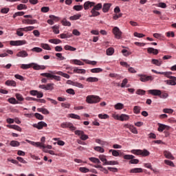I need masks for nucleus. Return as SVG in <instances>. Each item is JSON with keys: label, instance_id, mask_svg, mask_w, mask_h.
Returning a JSON list of instances; mask_svg holds the SVG:
<instances>
[{"label": "nucleus", "instance_id": "nucleus-44", "mask_svg": "<svg viewBox=\"0 0 176 176\" xmlns=\"http://www.w3.org/2000/svg\"><path fill=\"white\" fill-rule=\"evenodd\" d=\"M92 9L95 10H101V9H102V4L101 3H99L96 5H94Z\"/></svg>", "mask_w": 176, "mask_h": 176}, {"label": "nucleus", "instance_id": "nucleus-63", "mask_svg": "<svg viewBox=\"0 0 176 176\" xmlns=\"http://www.w3.org/2000/svg\"><path fill=\"white\" fill-rule=\"evenodd\" d=\"M42 50V48L38 47H35L31 50L32 52H35L36 53H41Z\"/></svg>", "mask_w": 176, "mask_h": 176}, {"label": "nucleus", "instance_id": "nucleus-45", "mask_svg": "<svg viewBox=\"0 0 176 176\" xmlns=\"http://www.w3.org/2000/svg\"><path fill=\"white\" fill-rule=\"evenodd\" d=\"M98 80V78L96 77H89L86 79V82H89L90 83L93 82H97Z\"/></svg>", "mask_w": 176, "mask_h": 176}, {"label": "nucleus", "instance_id": "nucleus-4", "mask_svg": "<svg viewBox=\"0 0 176 176\" xmlns=\"http://www.w3.org/2000/svg\"><path fill=\"white\" fill-rule=\"evenodd\" d=\"M10 45L11 46H23V45H27V41L25 40L10 41Z\"/></svg>", "mask_w": 176, "mask_h": 176}, {"label": "nucleus", "instance_id": "nucleus-29", "mask_svg": "<svg viewBox=\"0 0 176 176\" xmlns=\"http://www.w3.org/2000/svg\"><path fill=\"white\" fill-rule=\"evenodd\" d=\"M80 17H82L81 14H75V15L70 16L69 20H71L72 21H74L75 20H79V19H80Z\"/></svg>", "mask_w": 176, "mask_h": 176}, {"label": "nucleus", "instance_id": "nucleus-16", "mask_svg": "<svg viewBox=\"0 0 176 176\" xmlns=\"http://www.w3.org/2000/svg\"><path fill=\"white\" fill-rule=\"evenodd\" d=\"M148 91L149 94H151L152 96H158V97H160L162 91L159 89H150Z\"/></svg>", "mask_w": 176, "mask_h": 176}, {"label": "nucleus", "instance_id": "nucleus-10", "mask_svg": "<svg viewBox=\"0 0 176 176\" xmlns=\"http://www.w3.org/2000/svg\"><path fill=\"white\" fill-rule=\"evenodd\" d=\"M139 76L140 80L141 82H148L149 80H153V78L152 77V76L139 74Z\"/></svg>", "mask_w": 176, "mask_h": 176}, {"label": "nucleus", "instance_id": "nucleus-48", "mask_svg": "<svg viewBox=\"0 0 176 176\" xmlns=\"http://www.w3.org/2000/svg\"><path fill=\"white\" fill-rule=\"evenodd\" d=\"M25 14V12L21 11V12H16L13 14V19H16L18 16H24Z\"/></svg>", "mask_w": 176, "mask_h": 176}, {"label": "nucleus", "instance_id": "nucleus-47", "mask_svg": "<svg viewBox=\"0 0 176 176\" xmlns=\"http://www.w3.org/2000/svg\"><path fill=\"white\" fill-rule=\"evenodd\" d=\"M92 74H99V72H102V69L101 68H94L91 69Z\"/></svg>", "mask_w": 176, "mask_h": 176}, {"label": "nucleus", "instance_id": "nucleus-60", "mask_svg": "<svg viewBox=\"0 0 176 176\" xmlns=\"http://www.w3.org/2000/svg\"><path fill=\"white\" fill-rule=\"evenodd\" d=\"M164 163H165V164H167L168 166H170V167H175V166L174 164V162H173L168 160H165Z\"/></svg>", "mask_w": 176, "mask_h": 176}, {"label": "nucleus", "instance_id": "nucleus-30", "mask_svg": "<svg viewBox=\"0 0 176 176\" xmlns=\"http://www.w3.org/2000/svg\"><path fill=\"white\" fill-rule=\"evenodd\" d=\"M60 36V38L61 39H67L68 38H71V36H72V34H60L59 36Z\"/></svg>", "mask_w": 176, "mask_h": 176}, {"label": "nucleus", "instance_id": "nucleus-43", "mask_svg": "<svg viewBox=\"0 0 176 176\" xmlns=\"http://www.w3.org/2000/svg\"><path fill=\"white\" fill-rule=\"evenodd\" d=\"M94 151H96V152H100V153H104V152H105V150L101 146H95L94 147Z\"/></svg>", "mask_w": 176, "mask_h": 176}, {"label": "nucleus", "instance_id": "nucleus-41", "mask_svg": "<svg viewBox=\"0 0 176 176\" xmlns=\"http://www.w3.org/2000/svg\"><path fill=\"white\" fill-rule=\"evenodd\" d=\"M159 97H160V98L166 99L168 97V94H167V92H166L165 91H164L162 92L161 91Z\"/></svg>", "mask_w": 176, "mask_h": 176}, {"label": "nucleus", "instance_id": "nucleus-8", "mask_svg": "<svg viewBox=\"0 0 176 176\" xmlns=\"http://www.w3.org/2000/svg\"><path fill=\"white\" fill-rule=\"evenodd\" d=\"M113 34L116 39H120V38H122V31H120V29L118 27L113 28Z\"/></svg>", "mask_w": 176, "mask_h": 176}, {"label": "nucleus", "instance_id": "nucleus-38", "mask_svg": "<svg viewBox=\"0 0 176 176\" xmlns=\"http://www.w3.org/2000/svg\"><path fill=\"white\" fill-rule=\"evenodd\" d=\"M114 108L117 110L123 109V108H124V104L122 103H117L116 105H114Z\"/></svg>", "mask_w": 176, "mask_h": 176}, {"label": "nucleus", "instance_id": "nucleus-51", "mask_svg": "<svg viewBox=\"0 0 176 176\" xmlns=\"http://www.w3.org/2000/svg\"><path fill=\"white\" fill-rule=\"evenodd\" d=\"M56 74L57 75H60V76H63V78H66V79H69L70 78L68 74L63 73V72H58Z\"/></svg>", "mask_w": 176, "mask_h": 176}, {"label": "nucleus", "instance_id": "nucleus-20", "mask_svg": "<svg viewBox=\"0 0 176 176\" xmlns=\"http://www.w3.org/2000/svg\"><path fill=\"white\" fill-rule=\"evenodd\" d=\"M5 85L6 86H12V87H16V81L13 80H8L7 81H6Z\"/></svg>", "mask_w": 176, "mask_h": 176}, {"label": "nucleus", "instance_id": "nucleus-64", "mask_svg": "<svg viewBox=\"0 0 176 176\" xmlns=\"http://www.w3.org/2000/svg\"><path fill=\"white\" fill-rule=\"evenodd\" d=\"M109 118V116L107 114H99L98 118L99 119H108Z\"/></svg>", "mask_w": 176, "mask_h": 176}, {"label": "nucleus", "instance_id": "nucleus-24", "mask_svg": "<svg viewBox=\"0 0 176 176\" xmlns=\"http://www.w3.org/2000/svg\"><path fill=\"white\" fill-rule=\"evenodd\" d=\"M164 155L165 157H166V159H170L171 160H174V157L173 155H171V153H170L169 151H164Z\"/></svg>", "mask_w": 176, "mask_h": 176}, {"label": "nucleus", "instance_id": "nucleus-49", "mask_svg": "<svg viewBox=\"0 0 176 176\" xmlns=\"http://www.w3.org/2000/svg\"><path fill=\"white\" fill-rule=\"evenodd\" d=\"M10 146H20V142L16 140H12L10 143Z\"/></svg>", "mask_w": 176, "mask_h": 176}, {"label": "nucleus", "instance_id": "nucleus-2", "mask_svg": "<svg viewBox=\"0 0 176 176\" xmlns=\"http://www.w3.org/2000/svg\"><path fill=\"white\" fill-rule=\"evenodd\" d=\"M131 153H133V155H136L137 156H143V157H146V156H149V155H151V153L146 150V149H144V150H140V149H133L131 151Z\"/></svg>", "mask_w": 176, "mask_h": 176}, {"label": "nucleus", "instance_id": "nucleus-36", "mask_svg": "<svg viewBox=\"0 0 176 176\" xmlns=\"http://www.w3.org/2000/svg\"><path fill=\"white\" fill-rule=\"evenodd\" d=\"M49 42H50V43H54V45H58V43H61V40L58 38L50 39Z\"/></svg>", "mask_w": 176, "mask_h": 176}, {"label": "nucleus", "instance_id": "nucleus-61", "mask_svg": "<svg viewBox=\"0 0 176 176\" xmlns=\"http://www.w3.org/2000/svg\"><path fill=\"white\" fill-rule=\"evenodd\" d=\"M15 96L18 101H24V98H23V95L20 94H16Z\"/></svg>", "mask_w": 176, "mask_h": 176}, {"label": "nucleus", "instance_id": "nucleus-56", "mask_svg": "<svg viewBox=\"0 0 176 176\" xmlns=\"http://www.w3.org/2000/svg\"><path fill=\"white\" fill-rule=\"evenodd\" d=\"M109 153H112L113 156H116V157L119 156V151L117 150L110 149Z\"/></svg>", "mask_w": 176, "mask_h": 176}, {"label": "nucleus", "instance_id": "nucleus-23", "mask_svg": "<svg viewBox=\"0 0 176 176\" xmlns=\"http://www.w3.org/2000/svg\"><path fill=\"white\" fill-rule=\"evenodd\" d=\"M99 159L102 162L103 166H107V164L108 163V160H107V157L104 155H99Z\"/></svg>", "mask_w": 176, "mask_h": 176}, {"label": "nucleus", "instance_id": "nucleus-37", "mask_svg": "<svg viewBox=\"0 0 176 176\" xmlns=\"http://www.w3.org/2000/svg\"><path fill=\"white\" fill-rule=\"evenodd\" d=\"M17 10H25L27 9V6L25 4H19L16 6Z\"/></svg>", "mask_w": 176, "mask_h": 176}, {"label": "nucleus", "instance_id": "nucleus-12", "mask_svg": "<svg viewBox=\"0 0 176 176\" xmlns=\"http://www.w3.org/2000/svg\"><path fill=\"white\" fill-rule=\"evenodd\" d=\"M94 5H96L95 2H91L90 1H86L84 3V9H85V10H88V9L89 8H93V6H94Z\"/></svg>", "mask_w": 176, "mask_h": 176}, {"label": "nucleus", "instance_id": "nucleus-26", "mask_svg": "<svg viewBox=\"0 0 176 176\" xmlns=\"http://www.w3.org/2000/svg\"><path fill=\"white\" fill-rule=\"evenodd\" d=\"M33 68L36 71H39V69H46V67L45 65H39L37 64H34Z\"/></svg>", "mask_w": 176, "mask_h": 176}, {"label": "nucleus", "instance_id": "nucleus-14", "mask_svg": "<svg viewBox=\"0 0 176 176\" xmlns=\"http://www.w3.org/2000/svg\"><path fill=\"white\" fill-rule=\"evenodd\" d=\"M23 24H36L38 23V21L36 19H23L22 20Z\"/></svg>", "mask_w": 176, "mask_h": 176}, {"label": "nucleus", "instance_id": "nucleus-21", "mask_svg": "<svg viewBox=\"0 0 176 176\" xmlns=\"http://www.w3.org/2000/svg\"><path fill=\"white\" fill-rule=\"evenodd\" d=\"M16 57H28V53L25 50H22L16 54Z\"/></svg>", "mask_w": 176, "mask_h": 176}, {"label": "nucleus", "instance_id": "nucleus-5", "mask_svg": "<svg viewBox=\"0 0 176 176\" xmlns=\"http://www.w3.org/2000/svg\"><path fill=\"white\" fill-rule=\"evenodd\" d=\"M60 127H62V129H69L72 131H75L76 129L71 122H63L60 124Z\"/></svg>", "mask_w": 176, "mask_h": 176}, {"label": "nucleus", "instance_id": "nucleus-57", "mask_svg": "<svg viewBox=\"0 0 176 176\" xmlns=\"http://www.w3.org/2000/svg\"><path fill=\"white\" fill-rule=\"evenodd\" d=\"M116 164H119V162H118V161H107V164H106V166H116Z\"/></svg>", "mask_w": 176, "mask_h": 176}, {"label": "nucleus", "instance_id": "nucleus-53", "mask_svg": "<svg viewBox=\"0 0 176 176\" xmlns=\"http://www.w3.org/2000/svg\"><path fill=\"white\" fill-rule=\"evenodd\" d=\"M69 118H72V119H77L78 120H80V116L75 114V113H70L69 114Z\"/></svg>", "mask_w": 176, "mask_h": 176}, {"label": "nucleus", "instance_id": "nucleus-34", "mask_svg": "<svg viewBox=\"0 0 176 176\" xmlns=\"http://www.w3.org/2000/svg\"><path fill=\"white\" fill-rule=\"evenodd\" d=\"M130 119V117L126 114H122L120 116V120L123 122L124 120H129Z\"/></svg>", "mask_w": 176, "mask_h": 176}, {"label": "nucleus", "instance_id": "nucleus-31", "mask_svg": "<svg viewBox=\"0 0 176 176\" xmlns=\"http://www.w3.org/2000/svg\"><path fill=\"white\" fill-rule=\"evenodd\" d=\"M52 28L53 30L54 33L60 34V26L55 25L52 26Z\"/></svg>", "mask_w": 176, "mask_h": 176}, {"label": "nucleus", "instance_id": "nucleus-17", "mask_svg": "<svg viewBox=\"0 0 176 176\" xmlns=\"http://www.w3.org/2000/svg\"><path fill=\"white\" fill-rule=\"evenodd\" d=\"M144 170L142 168H134L130 170L131 174H138L139 173H143Z\"/></svg>", "mask_w": 176, "mask_h": 176}, {"label": "nucleus", "instance_id": "nucleus-33", "mask_svg": "<svg viewBox=\"0 0 176 176\" xmlns=\"http://www.w3.org/2000/svg\"><path fill=\"white\" fill-rule=\"evenodd\" d=\"M16 35L18 36H24V32L21 28L16 29Z\"/></svg>", "mask_w": 176, "mask_h": 176}, {"label": "nucleus", "instance_id": "nucleus-55", "mask_svg": "<svg viewBox=\"0 0 176 176\" xmlns=\"http://www.w3.org/2000/svg\"><path fill=\"white\" fill-rule=\"evenodd\" d=\"M31 67H32V65L31 64H28V65L22 64V65H21V68L22 69H28L31 68Z\"/></svg>", "mask_w": 176, "mask_h": 176}, {"label": "nucleus", "instance_id": "nucleus-19", "mask_svg": "<svg viewBox=\"0 0 176 176\" xmlns=\"http://www.w3.org/2000/svg\"><path fill=\"white\" fill-rule=\"evenodd\" d=\"M151 64H154V65H157V67H160V65L163 64V61L162 60V59H152Z\"/></svg>", "mask_w": 176, "mask_h": 176}, {"label": "nucleus", "instance_id": "nucleus-28", "mask_svg": "<svg viewBox=\"0 0 176 176\" xmlns=\"http://www.w3.org/2000/svg\"><path fill=\"white\" fill-rule=\"evenodd\" d=\"M162 75H164V76H166L168 78H175V76H171V75H173V72H163Z\"/></svg>", "mask_w": 176, "mask_h": 176}, {"label": "nucleus", "instance_id": "nucleus-22", "mask_svg": "<svg viewBox=\"0 0 176 176\" xmlns=\"http://www.w3.org/2000/svg\"><path fill=\"white\" fill-rule=\"evenodd\" d=\"M73 72L74 74H86V70L84 69H78L77 67H76V68L74 69Z\"/></svg>", "mask_w": 176, "mask_h": 176}, {"label": "nucleus", "instance_id": "nucleus-39", "mask_svg": "<svg viewBox=\"0 0 176 176\" xmlns=\"http://www.w3.org/2000/svg\"><path fill=\"white\" fill-rule=\"evenodd\" d=\"M140 112H141V107L135 106L133 107V113H135L136 115H138V113H140Z\"/></svg>", "mask_w": 176, "mask_h": 176}, {"label": "nucleus", "instance_id": "nucleus-11", "mask_svg": "<svg viewBox=\"0 0 176 176\" xmlns=\"http://www.w3.org/2000/svg\"><path fill=\"white\" fill-rule=\"evenodd\" d=\"M170 80H166L164 82L169 86H175L176 85V77H170Z\"/></svg>", "mask_w": 176, "mask_h": 176}, {"label": "nucleus", "instance_id": "nucleus-58", "mask_svg": "<svg viewBox=\"0 0 176 176\" xmlns=\"http://www.w3.org/2000/svg\"><path fill=\"white\" fill-rule=\"evenodd\" d=\"M73 9L76 10V12H80V10H83V6H74Z\"/></svg>", "mask_w": 176, "mask_h": 176}, {"label": "nucleus", "instance_id": "nucleus-27", "mask_svg": "<svg viewBox=\"0 0 176 176\" xmlns=\"http://www.w3.org/2000/svg\"><path fill=\"white\" fill-rule=\"evenodd\" d=\"M72 63L73 64H75V65H85V63L82 61H80V60H78V59H73L72 60Z\"/></svg>", "mask_w": 176, "mask_h": 176}, {"label": "nucleus", "instance_id": "nucleus-52", "mask_svg": "<svg viewBox=\"0 0 176 176\" xmlns=\"http://www.w3.org/2000/svg\"><path fill=\"white\" fill-rule=\"evenodd\" d=\"M41 46L45 50H52V48L49 45V44H45V43H41Z\"/></svg>", "mask_w": 176, "mask_h": 176}, {"label": "nucleus", "instance_id": "nucleus-42", "mask_svg": "<svg viewBox=\"0 0 176 176\" xmlns=\"http://www.w3.org/2000/svg\"><path fill=\"white\" fill-rule=\"evenodd\" d=\"M63 25H65V27H71V22L68 21L67 19H64L61 21Z\"/></svg>", "mask_w": 176, "mask_h": 176}, {"label": "nucleus", "instance_id": "nucleus-6", "mask_svg": "<svg viewBox=\"0 0 176 176\" xmlns=\"http://www.w3.org/2000/svg\"><path fill=\"white\" fill-rule=\"evenodd\" d=\"M39 89H43V90H52L54 89V83H48L47 85H41L38 86Z\"/></svg>", "mask_w": 176, "mask_h": 176}, {"label": "nucleus", "instance_id": "nucleus-13", "mask_svg": "<svg viewBox=\"0 0 176 176\" xmlns=\"http://www.w3.org/2000/svg\"><path fill=\"white\" fill-rule=\"evenodd\" d=\"M27 141H28V142H29V144H31V145H33V146H37V147L40 146V148H45V144H43L39 142H32L31 140H27Z\"/></svg>", "mask_w": 176, "mask_h": 176}, {"label": "nucleus", "instance_id": "nucleus-40", "mask_svg": "<svg viewBox=\"0 0 176 176\" xmlns=\"http://www.w3.org/2000/svg\"><path fill=\"white\" fill-rule=\"evenodd\" d=\"M106 53L107 56H112L115 53V50L112 47H109L107 50Z\"/></svg>", "mask_w": 176, "mask_h": 176}, {"label": "nucleus", "instance_id": "nucleus-35", "mask_svg": "<svg viewBox=\"0 0 176 176\" xmlns=\"http://www.w3.org/2000/svg\"><path fill=\"white\" fill-rule=\"evenodd\" d=\"M89 160H90V162H92V163H95L97 164H100V163H101V162L100 161V160L98 158H96V157H89Z\"/></svg>", "mask_w": 176, "mask_h": 176}, {"label": "nucleus", "instance_id": "nucleus-7", "mask_svg": "<svg viewBox=\"0 0 176 176\" xmlns=\"http://www.w3.org/2000/svg\"><path fill=\"white\" fill-rule=\"evenodd\" d=\"M41 76H45V78H50V79H55V80H58V81L61 80V77L58 76H54L50 73H42Z\"/></svg>", "mask_w": 176, "mask_h": 176}, {"label": "nucleus", "instance_id": "nucleus-46", "mask_svg": "<svg viewBox=\"0 0 176 176\" xmlns=\"http://www.w3.org/2000/svg\"><path fill=\"white\" fill-rule=\"evenodd\" d=\"M79 171H80V173H83L84 174H86V173H89L90 172V169H89L86 167H80L79 168Z\"/></svg>", "mask_w": 176, "mask_h": 176}, {"label": "nucleus", "instance_id": "nucleus-50", "mask_svg": "<svg viewBox=\"0 0 176 176\" xmlns=\"http://www.w3.org/2000/svg\"><path fill=\"white\" fill-rule=\"evenodd\" d=\"M158 125H159L158 131H160V133L163 132V131L166 129V127H167V126L162 124H158Z\"/></svg>", "mask_w": 176, "mask_h": 176}, {"label": "nucleus", "instance_id": "nucleus-54", "mask_svg": "<svg viewBox=\"0 0 176 176\" xmlns=\"http://www.w3.org/2000/svg\"><path fill=\"white\" fill-rule=\"evenodd\" d=\"M8 102H10V104H19V101H17L16 100V98H10L8 100Z\"/></svg>", "mask_w": 176, "mask_h": 176}, {"label": "nucleus", "instance_id": "nucleus-3", "mask_svg": "<svg viewBox=\"0 0 176 176\" xmlns=\"http://www.w3.org/2000/svg\"><path fill=\"white\" fill-rule=\"evenodd\" d=\"M135 157L133 155H124V159L126 160H130L129 161V164H138L140 163V160L137 159H134Z\"/></svg>", "mask_w": 176, "mask_h": 176}, {"label": "nucleus", "instance_id": "nucleus-25", "mask_svg": "<svg viewBox=\"0 0 176 176\" xmlns=\"http://www.w3.org/2000/svg\"><path fill=\"white\" fill-rule=\"evenodd\" d=\"M91 15H89V17H97V16H100V12L94 9H91Z\"/></svg>", "mask_w": 176, "mask_h": 176}, {"label": "nucleus", "instance_id": "nucleus-32", "mask_svg": "<svg viewBox=\"0 0 176 176\" xmlns=\"http://www.w3.org/2000/svg\"><path fill=\"white\" fill-rule=\"evenodd\" d=\"M64 49L65 50H69L70 52H75V50H76V48L69 45H65Z\"/></svg>", "mask_w": 176, "mask_h": 176}, {"label": "nucleus", "instance_id": "nucleus-15", "mask_svg": "<svg viewBox=\"0 0 176 176\" xmlns=\"http://www.w3.org/2000/svg\"><path fill=\"white\" fill-rule=\"evenodd\" d=\"M111 6L112 4L106 3L103 5L102 12L103 13H108L109 12V9H111Z\"/></svg>", "mask_w": 176, "mask_h": 176}, {"label": "nucleus", "instance_id": "nucleus-62", "mask_svg": "<svg viewBox=\"0 0 176 176\" xmlns=\"http://www.w3.org/2000/svg\"><path fill=\"white\" fill-rule=\"evenodd\" d=\"M34 116L36 119H38V120H43V116H42L41 113H36L34 114Z\"/></svg>", "mask_w": 176, "mask_h": 176}, {"label": "nucleus", "instance_id": "nucleus-9", "mask_svg": "<svg viewBox=\"0 0 176 176\" xmlns=\"http://www.w3.org/2000/svg\"><path fill=\"white\" fill-rule=\"evenodd\" d=\"M33 127L38 129V130H42L43 127H47V124L43 121L38 122L37 124H34Z\"/></svg>", "mask_w": 176, "mask_h": 176}, {"label": "nucleus", "instance_id": "nucleus-59", "mask_svg": "<svg viewBox=\"0 0 176 176\" xmlns=\"http://www.w3.org/2000/svg\"><path fill=\"white\" fill-rule=\"evenodd\" d=\"M83 61H85V63H86V64H89V65H96V64H97V62L94 61V60H83Z\"/></svg>", "mask_w": 176, "mask_h": 176}, {"label": "nucleus", "instance_id": "nucleus-1", "mask_svg": "<svg viewBox=\"0 0 176 176\" xmlns=\"http://www.w3.org/2000/svg\"><path fill=\"white\" fill-rule=\"evenodd\" d=\"M101 101V98L96 95H89L86 98V102L87 104H98Z\"/></svg>", "mask_w": 176, "mask_h": 176}, {"label": "nucleus", "instance_id": "nucleus-18", "mask_svg": "<svg viewBox=\"0 0 176 176\" xmlns=\"http://www.w3.org/2000/svg\"><path fill=\"white\" fill-rule=\"evenodd\" d=\"M147 52L150 54H155V56L159 54V50L157 49H155L153 47H148L147 48Z\"/></svg>", "mask_w": 176, "mask_h": 176}]
</instances>
